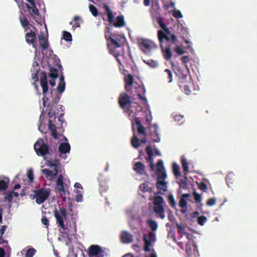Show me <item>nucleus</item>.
I'll return each mask as SVG.
<instances>
[{"label":"nucleus","mask_w":257,"mask_h":257,"mask_svg":"<svg viewBox=\"0 0 257 257\" xmlns=\"http://www.w3.org/2000/svg\"><path fill=\"white\" fill-rule=\"evenodd\" d=\"M168 182L166 180H157L156 186L159 191L155 193L154 198V211L162 219H165L164 200L163 197L157 195L159 194H164L168 190Z\"/></svg>","instance_id":"1"},{"label":"nucleus","mask_w":257,"mask_h":257,"mask_svg":"<svg viewBox=\"0 0 257 257\" xmlns=\"http://www.w3.org/2000/svg\"><path fill=\"white\" fill-rule=\"evenodd\" d=\"M157 23L160 27L164 30H159L157 32V36L160 43L169 42L171 41L174 45L177 46L178 40L177 37L174 34H172L170 29L167 27L161 17L157 19Z\"/></svg>","instance_id":"2"},{"label":"nucleus","mask_w":257,"mask_h":257,"mask_svg":"<svg viewBox=\"0 0 257 257\" xmlns=\"http://www.w3.org/2000/svg\"><path fill=\"white\" fill-rule=\"evenodd\" d=\"M105 39L109 41L107 43L108 48L110 53L114 55L119 56V53H117L115 49L121 46V40L122 36L118 34L111 33L109 28H107L105 32Z\"/></svg>","instance_id":"3"},{"label":"nucleus","mask_w":257,"mask_h":257,"mask_svg":"<svg viewBox=\"0 0 257 257\" xmlns=\"http://www.w3.org/2000/svg\"><path fill=\"white\" fill-rule=\"evenodd\" d=\"M34 193V194L30 195V198L31 199L36 198V202L38 204L43 203L50 195V191L44 188L35 190Z\"/></svg>","instance_id":"4"},{"label":"nucleus","mask_w":257,"mask_h":257,"mask_svg":"<svg viewBox=\"0 0 257 257\" xmlns=\"http://www.w3.org/2000/svg\"><path fill=\"white\" fill-rule=\"evenodd\" d=\"M130 96L125 93H121L118 97V103L125 113H127L130 116L132 111L130 110L131 105Z\"/></svg>","instance_id":"5"},{"label":"nucleus","mask_w":257,"mask_h":257,"mask_svg":"<svg viewBox=\"0 0 257 257\" xmlns=\"http://www.w3.org/2000/svg\"><path fill=\"white\" fill-rule=\"evenodd\" d=\"M54 213L58 226L61 228L65 230L66 227L64 224V221L67 219L66 209L64 207H60L59 210H54Z\"/></svg>","instance_id":"6"},{"label":"nucleus","mask_w":257,"mask_h":257,"mask_svg":"<svg viewBox=\"0 0 257 257\" xmlns=\"http://www.w3.org/2000/svg\"><path fill=\"white\" fill-rule=\"evenodd\" d=\"M40 86L42 88V93L43 97V105L44 106L46 105V101L48 100V98L46 96V94L48 91V85L47 80V76L45 72H42L40 76Z\"/></svg>","instance_id":"7"},{"label":"nucleus","mask_w":257,"mask_h":257,"mask_svg":"<svg viewBox=\"0 0 257 257\" xmlns=\"http://www.w3.org/2000/svg\"><path fill=\"white\" fill-rule=\"evenodd\" d=\"M34 149L39 156H44L49 153V147L44 143L42 138H39L34 145Z\"/></svg>","instance_id":"8"},{"label":"nucleus","mask_w":257,"mask_h":257,"mask_svg":"<svg viewBox=\"0 0 257 257\" xmlns=\"http://www.w3.org/2000/svg\"><path fill=\"white\" fill-rule=\"evenodd\" d=\"M138 44L142 51L146 54L150 53L155 47V44L152 41L145 39L139 40Z\"/></svg>","instance_id":"9"},{"label":"nucleus","mask_w":257,"mask_h":257,"mask_svg":"<svg viewBox=\"0 0 257 257\" xmlns=\"http://www.w3.org/2000/svg\"><path fill=\"white\" fill-rule=\"evenodd\" d=\"M37 29L31 30L29 32L25 34V40L26 43L29 45H32L33 47L34 48L36 51L38 50V45L37 44Z\"/></svg>","instance_id":"10"},{"label":"nucleus","mask_w":257,"mask_h":257,"mask_svg":"<svg viewBox=\"0 0 257 257\" xmlns=\"http://www.w3.org/2000/svg\"><path fill=\"white\" fill-rule=\"evenodd\" d=\"M143 240L144 241V251L146 252L150 251V246L152 242L156 241V234L154 231H152L149 233V238H148L147 234H143Z\"/></svg>","instance_id":"11"},{"label":"nucleus","mask_w":257,"mask_h":257,"mask_svg":"<svg viewBox=\"0 0 257 257\" xmlns=\"http://www.w3.org/2000/svg\"><path fill=\"white\" fill-rule=\"evenodd\" d=\"M166 43L168 46L165 48H164L163 46L164 43H163L162 44L160 43V45L164 59L168 61L171 59L172 56V54L171 52V45L173 44V43L171 41L169 42L168 43ZM173 45L174 44H173Z\"/></svg>","instance_id":"12"},{"label":"nucleus","mask_w":257,"mask_h":257,"mask_svg":"<svg viewBox=\"0 0 257 257\" xmlns=\"http://www.w3.org/2000/svg\"><path fill=\"white\" fill-rule=\"evenodd\" d=\"M103 253L101 247L98 245H91L88 248V254L89 257H98L99 254Z\"/></svg>","instance_id":"13"},{"label":"nucleus","mask_w":257,"mask_h":257,"mask_svg":"<svg viewBox=\"0 0 257 257\" xmlns=\"http://www.w3.org/2000/svg\"><path fill=\"white\" fill-rule=\"evenodd\" d=\"M55 189L56 192H58L61 195L66 194V191L64 188L63 182V176L62 175H59L56 182Z\"/></svg>","instance_id":"14"},{"label":"nucleus","mask_w":257,"mask_h":257,"mask_svg":"<svg viewBox=\"0 0 257 257\" xmlns=\"http://www.w3.org/2000/svg\"><path fill=\"white\" fill-rule=\"evenodd\" d=\"M21 24L22 26L24 28L25 31H27L30 28H32L33 29H36V28L30 24L29 21L25 15H24L21 12V16L19 17Z\"/></svg>","instance_id":"15"},{"label":"nucleus","mask_w":257,"mask_h":257,"mask_svg":"<svg viewBox=\"0 0 257 257\" xmlns=\"http://www.w3.org/2000/svg\"><path fill=\"white\" fill-rule=\"evenodd\" d=\"M125 82V89L129 92L131 91L132 87L133 86L134 83V76L131 74H128L124 78Z\"/></svg>","instance_id":"16"},{"label":"nucleus","mask_w":257,"mask_h":257,"mask_svg":"<svg viewBox=\"0 0 257 257\" xmlns=\"http://www.w3.org/2000/svg\"><path fill=\"white\" fill-rule=\"evenodd\" d=\"M133 169L139 175H146L145 166L142 162L136 163L134 165Z\"/></svg>","instance_id":"17"},{"label":"nucleus","mask_w":257,"mask_h":257,"mask_svg":"<svg viewBox=\"0 0 257 257\" xmlns=\"http://www.w3.org/2000/svg\"><path fill=\"white\" fill-rule=\"evenodd\" d=\"M38 39L42 50H45L49 47V45L47 37H45L43 34H41L39 36Z\"/></svg>","instance_id":"18"},{"label":"nucleus","mask_w":257,"mask_h":257,"mask_svg":"<svg viewBox=\"0 0 257 257\" xmlns=\"http://www.w3.org/2000/svg\"><path fill=\"white\" fill-rule=\"evenodd\" d=\"M120 238L122 242L125 243H128L133 241V236L127 231L124 230L121 232Z\"/></svg>","instance_id":"19"},{"label":"nucleus","mask_w":257,"mask_h":257,"mask_svg":"<svg viewBox=\"0 0 257 257\" xmlns=\"http://www.w3.org/2000/svg\"><path fill=\"white\" fill-rule=\"evenodd\" d=\"M26 8L30 10L29 13L31 17L36 20V16L40 15L39 11L36 7V4L32 5V6L26 4Z\"/></svg>","instance_id":"20"},{"label":"nucleus","mask_w":257,"mask_h":257,"mask_svg":"<svg viewBox=\"0 0 257 257\" xmlns=\"http://www.w3.org/2000/svg\"><path fill=\"white\" fill-rule=\"evenodd\" d=\"M49 128L52 133V135L53 137L55 139H58V134L57 133V132L56 130V126L53 123V120H52V119L49 120Z\"/></svg>","instance_id":"21"},{"label":"nucleus","mask_w":257,"mask_h":257,"mask_svg":"<svg viewBox=\"0 0 257 257\" xmlns=\"http://www.w3.org/2000/svg\"><path fill=\"white\" fill-rule=\"evenodd\" d=\"M156 173L157 175V180H166L167 177L165 168H157Z\"/></svg>","instance_id":"22"},{"label":"nucleus","mask_w":257,"mask_h":257,"mask_svg":"<svg viewBox=\"0 0 257 257\" xmlns=\"http://www.w3.org/2000/svg\"><path fill=\"white\" fill-rule=\"evenodd\" d=\"M113 25L116 28H120L124 26L125 25V21L123 16L119 15L117 16Z\"/></svg>","instance_id":"23"},{"label":"nucleus","mask_w":257,"mask_h":257,"mask_svg":"<svg viewBox=\"0 0 257 257\" xmlns=\"http://www.w3.org/2000/svg\"><path fill=\"white\" fill-rule=\"evenodd\" d=\"M70 146L69 143H61L58 150L61 153L66 154L70 152Z\"/></svg>","instance_id":"24"},{"label":"nucleus","mask_w":257,"mask_h":257,"mask_svg":"<svg viewBox=\"0 0 257 257\" xmlns=\"http://www.w3.org/2000/svg\"><path fill=\"white\" fill-rule=\"evenodd\" d=\"M135 123L138 125L137 129L139 134L142 135H146V130L145 126H143L141 123V121L140 118L136 117L134 120Z\"/></svg>","instance_id":"25"},{"label":"nucleus","mask_w":257,"mask_h":257,"mask_svg":"<svg viewBox=\"0 0 257 257\" xmlns=\"http://www.w3.org/2000/svg\"><path fill=\"white\" fill-rule=\"evenodd\" d=\"M65 89V81L64 80V77L63 75H61L59 79V84L57 87V90L59 93L64 92Z\"/></svg>","instance_id":"26"},{"label":"nucleus","mask_w":257,"mask_h":257,"mask_svg":"<svg viewBox=\"0 0 257 257\" xmlns=\"http://www.w3.org/2000/svg\"><path fill=\"white\" fill-rule=\"evenodd\" d=\"M10 179L8 178H5L4 180H0V191L6 190L9 187Z\"/></svg>","instance_id":"27"},{"label":"nucleus","mask_w":257,"mask_h":257,"mask_svg":"<svg viewBox=\"0 0 257 257\" xmlns=\"http://www.w3.org/2000/svg\"><path fill=\"white\" fill-rule=\"evenodd\" d=\"M141 191L144 193L153 192L152 188H151L146 183H143L140 184L139 187Z\"/></svg>","instance_id":"28"},{"label":"nucleus","mask_w":257,"mask_h":257,"mask_svg":"<svg viewBox=\"0 0 257 257\" xmlns=\"http://www.w3.org/2000/svg\"><path fill=\"white\" fill-rule=\"evenodd\" d=\"M132 146L135 148H138L140 147V140L136 136H134L131 140Z\"/></svg>","instance_id":"29"},{"label":"nucleus","mask_w":257,"mask_h":257,"mask_svg":"<svg viewBox=\"0 0 257 257\" xmlns=\"http://www.w3.org/2000/svg\"><path fill=\"white\" fill-rule=\"evenodd\" d=\"M147 224L151 228L152 231H156L158 228V224L156 221L149 220L147 221Z\"/></svg>","instance_id":"30"},{"label":"nucleus","mask_w":257,"mask_h":257,"mask_svg":"<svg viewBox=\"0 0 257 257\" xmlns=\"http://www.w3.org/2000/svg\"><path fill=\"white\" fill-rule=\"evenodd\" d=\"M104 9L106 12H107V17L108 18L109 22L110 24H111V23H113V14L112 13V12L111 11L110 8L108 7L107 5L104 6Z\"/></svg>","instance_id":"31"},{"label":"nucleus","mask_w":257,"mask_h":257,"mask_svg":"<svg viewBox=\"0 0 257 257\" xmlns=\"http://www.w3.org/2000/svg\"><path fill=\"white\" fill-rule=\"evenodd\" d=\"M168 200L171 207L174 209H176L177 203L174 199V196L170 194L168 196Z\"/></svg>","instance_id":"32"},{"label":"nucleus","mask_w":257,"mask_h":257,"mask_svg":"<svg viewBox=\"0 0 257 257\" xmlns=\"http://www.w3.org/2000/svg\"><path fill=\"white\" fill-rule=\"evenodd\" d=\"M172 169L174 175L176 177L180 176V168L178 165L176 163L172 164Z\"/></svg>","instance_id":"33"},{"label":"nucleus","mask_w":257,"mask_h":257,"mask_svg":"<svg viewBox=\"0 0 257 257\" xmlns=\"http://www.w3.org/2000/svg\"><path fill=\"white\" fill-rule=\"evenodd\" d=\"M181 163L182 165V167L183 168V171L186 174L187 172L188 171V164L187 162V161L185 158L183 157L181 159Z\"/></svg>","instance_id":"34"},{"label":"nucleus","mask_w":257,"mask_h":257,"mask_svg":"<svg viewBox=\"0 0 257 257\" xmlns=\"http://www.w3.org/2000/svg\"><path fill=\"white\" fill-rule=\"evenodd\" d=\"M48 107H51L49 111L48 112V115L49 116L50 118L54 117V119H56V117L55 115H56V111L53 109L51 103H49L47 105Z\"/></svg>","instance_id":"35"},{"label":"nucleus","mask_w":257,"mask_h":257,"mask_svg":"<svg viewBox=\"0 0 257 257\" xmlns=\"http://www.w3.org/2000/svg\"><path fill=\"white\" fill-rule=\"evenodd\" d=\"M58 70L54 67H51L50 69L49 76L52 78H56L58 77Z\"/></svg>","instance_id":"36"},{"label":"nucleus","mask_w":257,"mask_h":257,"mask_svg":"<svg viewBox=\"0 0 257 257\" xmlns=\"http://www.w3.org/2000/svg\"><path fill=\"white\" fill-rule=\"evenodd\" d=\"M63 36L64 39L67 42H70L72 41V36L70 32L64 31L63 32Z\"/></svg>","instance_id":"37"},{"label":"nucleus","mask_w":257,"mask_h":257,"mask_svg":"<svg viewBox=\"0 0 257 257\" xmlns=\"http://www.w3.org/2000/svg\"><path fill=\"white\" fill-rule=\"evenodd\" d=\"M80 20H81V18L80 17L78 16H75L73 19V20L74 22V24L73 25L72 28H73L74 29H75L76 28L80 27V25L79 23V21Z\"/></svg>","instance_id":"38"},{"label":"nucleus","mask_w":257,"mask_h":257,"mask_svg":"<svg viewBox=\"0 0 257 257\" xmlns=\"http://www.w3.org/2000/svg\"><path fill=\"white\" fill-rule=\"evenodd\" d=\"M144 62L146 64L151 66V68H156L157 67L158 63L157 61L153 60H148L147 61L144 60Z\"/></svg>","instance_id":"39"},{"label":"nucleus","mask_w":257,"mask_h":257,"mask_svg":"<svg viewBox=\"0 0 257 257\" xmlns=\"http://www.w3.org/2000/svg\"><path fill=\"white\" fill-rule=\"evenodd\" d=\"M42 173L46 178L52 177L53 178V171L48 169H44L42 170Z\"/></svg>","instance_id":"40"},{"label":"nucleus","mask_w":257,"mask_h":257,"mask_svg":"<svg viewBox=\"0 0 257 257\" xmlns=\"http://www.w3.org/2000/svg\"><path fill=\"white\" fill-rule=\"evenodd\" d=\"M147 161L150 163V167L152 171H154L155 170V165L154 164V155H148V157L147 159Z\"/></svg>","instance_id":"41"},{"label":"nucleus","mask_w":257,"mask_h":257,"mask_svg":"<svg viewBox=\"0 0 257 257\" xmlns=\"http://www.w3.org/2000/svg\"><path fill=\"white\" fill-rule=\"evenodd\" d=\"M234 176L232 174H228L226 177V181L228 185H230L232 184L233 182V178Z\"/></svg>","instance_id":"42"},{"label":"nucleus","mask_w":257,"mask_h":257,"mask_svg":"<svg viewBox=\"0 0 257 257\" xmlns=\"http://www.w3.org/2000/svg\"><path fill=\"white\" fill-rule=\"evenodd\" d=\"M199 189L203 192H206L207 190V185L203 182L197 183Z\"/></svg>","instance_id":"43"},{"label":"nucleus","mask_w":257,"mask_h":257,"mask_svg":"<svg viewBox=\"0 0 257 257\" xmlns=\"http://www.w3.org/2000/svg\"><path fill=\"white\" fill-rule=\"evenodd\" d=\"M89 11L93 16L96 17L98 15V10L94 6L90 5L89 7Z\"/></svg>","instance_id":"44"},{"label":"nucleus","mask_w":257,"mask_h":257,"mask_svg":"<svg viewBox=\"0 0 257 257\" xmlns=\"http://www.w3.org/2000/svg\"><path fill=\"white\" fill-rule=\"evenodd\" d=\"M36 251L34 248L28 249L25 254V257H33Z\"/></svg>","instance_id":"45"},{"label":"nucleus","mask_w":257,"mask_h":257,"mask_svg":"<svg viewBox=\"0 0 257 257\" xmlns=\"http://www.w3.org/2000/svg\"><path fill=\"white\" fill-rule=\"evenodd\" d=\"M27 177L30 182H32L34 181V174L33 171L32 169H30L27 173Z\"/></svg>","instance_id":"46"},{"label":"nucleus","mask_w":257,"mask_h":257,"mask_svg":"<svg viewBox=\"0 0 257 257\" xmlns=\"http://www.w3.org/2000/svg\"><path fill=\"white\" fill-rule=\"evenodd\" d=\"M165 73L167 74L168 77V82L169 83H171L173 81V74L171 71V70H170V69H166L164 71Z\"/></svg>","instance_id":"47"},{"label":"nucleus","mask_w":257,"mask_h":257,"mask_svg":"<svg viewBox=\"0 0 257 257\" xmlns=\"http://www.w3.org/2000/svg\"><path fill=\"white\" fill-rule=\"evenodd\" d=\"M206 221L207 218L205 216L201 215L198 217V223L200 225H203Z\"/></svg>","instance_id":"48"},{"label":"nucleus","mask_w":257,"mask_h":257,"mask_svg":"<svg viewBox=\"0 0 257 257\" xmlns=\"http://www.w3.org/2000/svg\"><path fill=\"white\" fill-rule=\"evenodd\" d=\"M55 163H53L52 160H49L48 161L49 166L50 167H53L54 168L59 165V160L57 159H54Z\"/></svg>","instance_id":"49"},{"label":"nucleus","mask_w":257,"mask_h":257,"mask_svg":"<svg viewBox=\"0 0 257 257\" xmlns=\"http://www.w3.org/2000/svg\"><path fill=\"white\" fill-rule=\"evenodd\" d=\"M216 202V199L214 198H210L208 199L206 201V205L209 206H212L215 205Z\"/></svg>","instance_id":"50"},{"label":"nucleus","mask_w":257,"mask_h":257,"mask_svg":"<svg viewBox=\"0 0 257 257\" xmlns=\"http://www.w3.org/2000/svg\"><path fill=\"white\" fill-rule=\"evenodd\" d=\"M193 195L196 202L197 203H199L201 200V197L200 194L197 193L196 192H194Z\"/></svg>","instance_id":"51"},{"label":"nucleus","mask_w":257,"mask_h":257,"mask_svg":"<svg viewBox=\"0 0 257 257\" xmlns=\"http://www.w3.org/2000/svg\"><path fill=\"white\" fill-rule=\"evenodd\" d=\"M179 206L182 208H186L187 202L184 198H181L179 201Z\"/></svg>","instance_id":"52"},{"label":"nucleus","mask_w":257,"mask_h":257,"mask_svg":"<svg viewBox=\"0 0 257 257\" xmlns=\"http://www.w3.org/2000/svg\"><path fill=\"white\" fill-rule=\"evenodd\" d=\"M173 17L175 18H181L183 17V15L180 11H175L173 14Z\"/></svg>","instance_id":"53"},{"label":"nucleus","mask_w":257,"mask_h":257,"mask_svg":"<svg viewBox=\"0 0 257 257\" xmlns=\"http://www.w3.org/2000/svg\"><path fill=\"white\" fill-rule=\"evenodd\" d=\"M176 227L178 228V232L179 233H182L184 231V229H185V227L184 226L180 224L177 223L176 224Z\"/></svg>","instance_id":"54"},{"label":"nucleus","mask_w":257,"mask_h":257,"mask_svg":"<svg viewBox=\"0 0 257 257\" xmlns=\"http://www.w3.org/2000/svg\"><path fill=\"white\" fill-rule=\"evenodd\" d=\"M174 50L179 55H183L184 53V51L179 46H176L174 49Z\"/></svg>","instance_id":"55"},{"label":"nucleus","mask_w":257,"mask_h":257,"mask_svg":"<svg viewBox=\"0 0 257 257\" xmlns=\"http://www.w3.org/2000/svg\"><path fill=\"white\" fill-rule=\"evenodd\" d=\"M146 151L148 155H154V152H153L152 147L150 145L147 147V148L146 149Z\"/></svg>","instance_id":"56"},{"label":"nucleus","mask_w":257,"mask_h":257,"mask_svg":"<svg viewBox=\"0 0 257 257\" xmlns=\"http://www.w3.org/2000/svg\"><path fill=\"white\" fill-rule=\"evenodd\" d=\"M41 222L45 225L48 226L49 224V221L47 218L45 217V216H43L42 218H41Z\"/></svg>","instance_id":"57"},{"label":"nucleus","mask_w":257,"mask_h":257,"mask_svg":"<svg viewBox=\"0 0 257 257\" xmlns=\"http://www.w3.org/2000/svg\"><path fill=\"white\" fill-rule=\"evenodd\" d=\"M13 195H12V192H10V193L7 194L5 195V200H8L10 202H11L12 199H13Z\"/></svg>","instance_id":"58"},{"label":"nucleus","mask_w":257,"mask_h":257,"mask_svg":"<svg viewBox=\"0 0 257 257\" xmlns=\"http://www.w3.org/2000/svg\"><path fill=\"white\" fill-rule=\"evenodd\" d=\"M168 219L169 220V221L171 222H173L174 221H175V217L172 213V211L171 210H170V213L168 215Z\"/></svg>","instance_id":"59"},{"label":"nucleus","mask_w":257,"mask_h":257,"mask_svg":"<svg viewBox=\"0 0 257 257\" xmlns=\"http://www.w3.org/2000/svg\"><path fill=\"white\" fill-rule=\"evenodd\" d=\"M184 92L187 95H189L191 93V90L189 89V87L187 85L184 86Z\"/></svg>","instance_id":"60"},{"label":"nucleus","mask_w":257,"mask_h":257,"mask_svg":"<svg viewBox=\"0 0 257 257\" xmlns=\"http://www.w3.org/2000/svg\"><path fill=\"white\" fill-rule=\"evenodd\" d=\"M164 168L163 166V161L161 160H159L157 163V168Z\"/></svg>","instance_id":"61"},{"label":"nucleus","mask_w":257,"mask_h":257,"mask_svg":"<svg viewBox=\"0 0 257 257\" xmlns=\"http://www.w3.org/2000/svg\"><path fill=\"white\" fill-rule=\"evenodd\" d=\"M138 96H139V98H140V99L141 100H142V101H143L144 102H147V99L144 97V96H142L141 95V92H140L138 94Z\"/></svg>","instance_id":"62"},{"label":"nucleus","mask_w":257,"mask_h":257,"mask_svg":"<svg viewBox=\"0 0 257 257\" xmlns=\"http://www.w3.org/2000/svg\"><path fill=\"white\" fill-rule=\"evenodd\" d=\"M187 183L185 181H182L180 183L179 185L180 187H181L183 189H186L187 188Z\"/></svg>","instance_id":"63"},{"label":"nucleus","mask_w":257,"mask_h":257,"mask_svg":"<svg viewBox=\"0 0 257 257\" xmlns=\"http://www.w3.org/2000/svg\"><path fill=\"white\" fill-rule=\"evenodd\" d=\"M181 60L183 63H186L189 61V58L188 57V56H186L182 57L181 58Z\"/></svg>","instance_id":"64"}]
</instances>
